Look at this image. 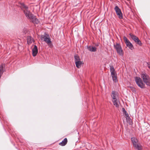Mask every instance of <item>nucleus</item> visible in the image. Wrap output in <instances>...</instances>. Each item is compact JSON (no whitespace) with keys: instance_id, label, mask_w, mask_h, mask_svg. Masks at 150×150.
<instances>
[{"instance_id":"1a4fd4ad","label":"nucleus","mask_w":150,"mask_h":150,"mask_svg":"<svg viewBox=\"0 0 150 150\" xmlns=\"http://www.w3.org/2000/svg\"><path fill=\"white\" fill-rule=\"evenodd\" d=\"M123 39L127 46L131 50H133V46L130 42L125 36L124 37Z\"/></svg>"},{"instance_id":"6e6552de","label":"nucleus","mask_w":150,"mask_h":150,"mask_svg":"<svg viewBox=\"0 0 150 150\" xmlns=\"http://www.w3.org/2000/svg\"><path fill=\"white\" fill-rule=\"evenodd\" d=\"M135 81L139 87L142 88H144L145 85L143 83L141 78L136 77L135 78Z\"/></svg>"},{"instance_id":"f03ea898","label":"nucleus","mask_w":150,"mask_h":150,"mask_svg":"<svg viewBox=\"0 0 150 150\" xmlns=\"http://www.w3.org/2000/svg\"><path fill=\"white\" fill-rule=\"evenodd\" d=\"M118 95V93L115 91H112V93L111 97L112 99V102L114 105L117 107L119 106V102L117 100Z\"/></svg>"},{"instance_id":"20e7f679","label":"nucleus","mask_w":150,"mask_h":150,"mask_svg":"<svg viewBox=\"0 0 150 150\" xmlns=\"http://www.w3.org/2000/svg\"><path fill=\"white\" fill-rule=\"evenodd\" d=\"M114 46L117 53L121 56H122L123 54V52L120 45L116 43L114 45Z\"/></svg>"},{"instance_id":"f257e3e1","label":"nucleus","mask_w":150,"mask_h":150,"mask_svg":"<svg viewBox=\"0 0 150 150\" xmlns=\"http://www.w3.org/2000/svg\"><path fill=\"white\" fill-rule=\"evenodd\" d=\"M21 7L26 17L34 24H38L39 21L38 19L34 16L28 10V6L23 4H21Z\"/></svg>"},{"instance_id":"9b49d317","label":"nucleus","mask_w":150,"mask_h":150,"mask_svg":"<svg viewBox=\"0 0 150 150\" xmlns=\"http://www.w3.org/2000/svg\"><path fill=\"white\" fill-rule=\"evenodd\" d=\"M32 54L33 57L35 56L38 53V49L36 45L34 46V47L32 49Z\"/></svg>"},{"instance_id":"a211bd4d","label":"nucleus","mask_w":150,"mask_h":150,"mask_svg":"<svg viewBox=\"0 0 150 150\" xmlns=\"http://www.w3.org/2000/svg\"><path fill=\"white\" fill-rule=\"evenodd\" d=\"M5 67L4 64H2L0 66V76H1L4 72V68Z\"/></svg>"},{"instance_id":"0eeeda50","label":"nucleus","mask_w":150,"mask_h":150,"mask_svg":"<svg viewBox=\"0 0 150 150\" xmlns=\"http://www.w3.org/2000/svg\"><path fill=\"white\" fill-rule=\"evenodd\" d=\"M40 39L41 40L45 41L49 46H52L51 42L48 35H42L40 37Z\"/></svg>"},{"instance_id":"4be33fe9","label":"nucleus","mask_w":150,"mask_h":150,"mask_svg":"<svg viewBox=\"0 0 150 150\" xmlns=\"http://www.w3.org/2000/svg\"><path fill=\"white\" fill-rule=\"evenodd\" d=\"M128 87L130 88L133 91H135V90L134 87L132 86H128Z\"/></svg>"},{"instance_id":"39448f33","label":"nucleus","mask_w":150,"mask_h":150,"mask_svg":"<svg viewBox=\"0 0 150 150\" xmlns=\"http://www.w3.org/2000/svg\"><path fill=\"white\" fill-rule=\"evenodd\" d=\"M141 77L146 85L150 86V81L149 76L146 73H143L141 74Z\"/></svg>"},{"instance_id":"7ed1b4c3","label":"nucleus","mask_w":150,"mask_h":150,"mask_svg":"<svg viewBox=\"0 0 150 150\" xmlns=\"http://www.w3.org/2000/svg\"><path fill=\"white\" fill-rule=\"evenodd\" d=\"M131 140L134 147L137 150H142V148L141 145L138 142L137 139L135 137L131 138Z\"/></svg>"},{"instance_id":"423d86ee","label":"nucleus","mask_w":150,"mask_h":150,"mask_svg":"<svg viewBox=\"0 0 150 150\" xmlns=\"http://www.w3.org/2000/svg\"><path fill=\"white\" fill-rule=\"evenodd\" d=\"M110 69L113 81L115 82H117L118 80L117 79V75L115 71V70L114 67H110Z\"/></svg>"},{"instance_id":"9d476101","label":"nucleus","mask_w":150,"mask_h":150,"mask_svg":"<svg viewBox=\"0 0 150 150\" xmlns=\"http://www.w3.org/2000/svg\"><path fill=\"white\" fill-rule=\"evenodd\" d=\"M115 10L117 15L118 16V17L120 19L122 18H123L122 14L120 9L118 6H116L115 8Z\"/></svg>"},{"instance_id":"f3484780","label":"nucleus","mask_w":150,"mask_h":150,"mask_svg":"<svg viewBox=\"0 0 150 150\" xmlns=\"http://www.w3.org/2000/svg\"><path fill=\"white\" fill-rule=\"evenodd\" d=\"M33 42V38L30 36H28L27 38V42L28 44H30Z\"/></svg>"},{"instance_id":"aec40b11","label":"nucleus","mask_w":150,"mask_h":150,"mask_svg":"<svg viewBox=\"0 0 150 150\" xmlns=\"http://www.w3.org/2000/svg\"><path fill=\"white\" fill-rule=\"evenodd\" d=\"M122 110L123 112V113L125 114V115L126 116V119H127V117H129L128 114L127 112L126 111L125 109L124 108H122Z\"/></svg>"},{"instance_id":"412c9836","label":"nucleus","mask_w":150,"mask_h":150,"mask_svg":"<svg viewBox=\"0 0 150 150\" xmlns=\"http://www.w3.org/2000/svg\"><path fill=\"white\" fill-rule=\"evenodd\" d=\"M137 44L139 45L140 46H141L142 45V43L141 42L140 40H139V39H138V40H137L136 42Z\"/></svg>"},{"instance_id":"5701e85b","label":"nucleus","mask_w":150,"mask_h":150,"mask_svg":"<svg viewBox=\"0 0 150 150\" xmlns=\"http://www.w3.org/2000/svg\"><path fill=\"white\" fill-rule=\"evenodd\" d=\"M148 67L150 69V63H149L148 64Z\"/></svg>"},{"instance_id":"2eb2a0df","label":"nucleus","mask_w":150,"mask_h":150,"mask_svg":"<svg viewBox=\"0 0 150 150\" xmlns=\"http://www.w3.org/2000/svg\"><path fill=\"white\" fill-rule=\"evenodd\" d=\"M129 35L132 39L135 42L137 40H138V38L136 36L133 35L132 33H130Z\"/></svg>"},{"instance_id":"dca6fc26","label":"nucleus","mask_w":150,"mask_h":150,"mask_svg":"<svg viewBox=\"0 0 150 150\" xmlns=\"http://www.w3.org/2000/svg\"><path fill=\"white\" fill-rule=\"evenodd\" d=\"M75 64L76 67L78 68H79L83 64L82 62L80 61L76 62Z\"/></svg>"},{"instance_id":"f8f14e48","label":"nucleus","mask_w":150,"mask_h":150,"mask_svg":"<svg viewBox=\"0 0 150 150\" xmlns=\"http://www.w3.org/2000/svg\"><path fill=\"white\" fill-rule=\"evenodd\" d=\"M87 48L89 51L91 52H95L97 50L96 47L92 46H87Z\"/></svg>"},{"instance_id":"6ab92c4d","label":"nucleus","mask_w":150,"mask_h":150,"mask_svg":"<svg viewBox=\"0 0 150 150\" xmlns=\"http://www.w3.org/2000/svg\"><path fill=\"white\" fill-rule=\"evenodd\" d=\"M74 58L75 62H79L80 61V59L79 57L77 55H76L74 56Z\"/></svg>"},{"instance_id":"ddd939ff","label":"nucleus","mask_w":150,"mask_h":150,"mask_svg":"<svg viewBox=\"0 0 150 150\" xmlns=\"http://www.w3.org/2000/svg\"><path fill=\"white\" fill-rule=\"evenodd\" d=\"M67 139L65 138L61 142L59 143V144L61 146H64L67 144Z\"/></svg>"},{"instance_id":"4468645a","label":"nucleus","mask_w":150,"mask_h":150,"mask_svg":"<svg viewBox=\"0 0 150 150\" xmlns=\"http://www.w3.org/2000/svg\"><path fill=\"white\" fill-rule=\"evenodd\" d=\"M129 35L132 39L135 42L137 40H138V38L136 36L133 35L132 33H130Z\"/></svg>"}]
</instances>
